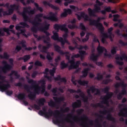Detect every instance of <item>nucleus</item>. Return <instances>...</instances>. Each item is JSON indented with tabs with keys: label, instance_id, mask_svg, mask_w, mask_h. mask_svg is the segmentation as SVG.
Wrapping results in <instances>:
<instances>
[{
	"label": "nucleus",
	"instance_id": "obj_1",
	"mask_svg": "<svg viewBox=\"0 0 127 127\" xmlns=\"http://www.w3.org/2000/svg\"><path fill=\"white\" fill-rule=\"evenodd\" d=\"M28 13L29 15H33L35 13V10H31V6H29L28 7H23V11L20 13V15H22L24 21L25 22H21L19 24L22 25L24 27H29V25L26 23L27 21L29 23H32L33 26L31 28V30L34 33H37V31H39L40 27H38L41 24L40 22L42 21V19L40 17H43L45 19L50 20L51 21H58V18L57 17V13L53 12H50L49 13V16L43 15V13H39L36 15L35 19L32 20L29 18V16L26 15Z\"/></svg>",
	"mask_w": 127,
	"mask_h": 127
},
{
	"label": "nucleus",
	"instance_id": "obj_2",
	"mask_svg": "<svg viewBox=\"0 0 127 127\" xmlns=\"http://www.w3.org/2000/svg\"><path fill=\"white\" fill-rule=\"evenodd\" d=\"M29 84H31V86L29 87L28 85L25 84L24 88L28 93H30L28 94V97L30 100L34 101L36 98V95H39L40 94V91L41 90V86H40L36 81L33 79H29L28 81Z\"/></svg>",
	"mask_w": 127,
	"mask_h": 127
},
{
	"label": "nucleus",
	"instance_id": "obj_3",
	"mask_svg": "<svg viewBox=\"0 0 127 127\" xmlns=\"http://www.w3.org/2000/svg\"><path fill=\"white\" fill-rule=\"evenodd\" d=\"M54 116V118L56 119L55 120H53L54 124L56 125H60V124H64V119L62 118V115L60 114V111L59 110H56L55 112L51 109H49L48 112H45V116L47 118L49 119L50 117ZM59 119H61L60 120Z\"/></svg>",
	"mask_w": 127,
	"mask_h": 127
},
{
	"label": "nucleus",
	"instance_id": "obj_4",
	"mask_svg": "<svg viewBox=\"0 0 127 127\" xmlns=\"http://www.w3.org/2000/svg\"><path fill=\"white\" fill-rule=\"evenodd\" d=\"M5 78V77L0 74V80L3 81ZM9 88H11L10 84L9 83L5 84L3 83V82L0 81V91H1V92H5V91H6V94L7 96H10L13 94V91H12V90H7Z\"/></svg>",
	"mask_w": 127,
	"mask_h": 127
},
{
	"label": "nucleus",
	"instance_id": "obj_5",
	"mask_svg": "<svg viewBox=\"0 0 127 127\" xmlns=\"http://www.w3.org/2000/svg\"><path fill=\"white\" fill-rule=\"evenodd\" d=\"M120 87H122L123 89L121 92L117 95L118 100H122L123 99V96L127 95V89H126V88L127 87V84L125 83L124 81H122L121 82H118L115 85L116 89H119Z\"/></svg>",
	"mask_w": 127,
	"mask_h": 127
},
{
	"label": "nucleus",
	"instance_id": "obj_6",
	"mask_svg": "<svg viewBox=\"0 0 127 127\" xmlns=\"http://www.w3.org/2000/svg\"><path fill=\"white\" fill-rule=\"evenodd\" d=\"M96 4L94 5V9L93 10L91 8H88V11L90 16H96L95 13H99L100 10H101V7L104 5V3L100 1L99 0H96Z\"/></svg>",
	"mask_w": 127,
	"mask_h": 127
},
{
	"label": "nucleus",
	"instance_id": "obj_7",
	"mask_svg": "<svg viewBox=\"0 0 127 127\" xmlns=\"http://www.w3.org/2000/svg\"><path fill=\"white\" fill-rule=\"evenodd\" d=\"M101 19V17H98L97 20L89 19V25H92L96 26L99 30H100L101 33H103L105 31V27L103 26L101 23H100Z\"/></svg>",
	"mask_w": 127,
	"mask_h": 127
},
{
	"label": "nucleus",
	"instance_id": "obj_8",
	"mask_svg": "<svg viewBox=\"0 0 127 127\" xmlns=\"http://www.w3.org/2000/svg\"><path fill=\"white\" fill-rule=\"evenodd\" d=\"M71 117H72L73 120H74V121H75V122H78V123H80V122H81V124H80V126H82V127H89V126L88 125V124H87V123H85L84 122V120H85L86 121L88 120V116H87L86 115H83V116H81L80 118H79V119H76V118H78L77 116H71Z\"/></svg>",
	"mask_w": 127,
	"mask_h": 127
},
{
	"label": "nucleus",
	"instance_id": "obj_9",
	"mask_svg": "<svg viewBox=\"0 0 127 127\" xmlns=\"http://www.w3.org/2000/svg\"><path fill=\"white\" fill-rule=\"evenodd\" d=\"M46 34L45 35L43 36H39L37 35V34H33V36L37 39V41H39L41 40V39H44V40H46L47 41H51V39H50V34L48 31H45L44 33Z\"/></svg>",
	"mask_w": 127,
	"mask_h": 127
},
{
	"label": "nucleus",
	"instance_id": "obj_10",
	"mask_svg": "<svg viewBox=\"0 0 127 127\" xmlns=\"http://www.w3.org/2000/svg\"><path fill=\"white\" fill-rule=\"evenodd\" d=\"M115 59L116 61V64L118 65H120V66H123L124 65V62H120L123 61L125 60L127 62V56L126 55V54H123L122 56H120V55H118L115 58Z\"/></svg>",
	"mask_w": 127,
	"mask_h": 127
},
{
	"label": "nucleus",
	"instance_id": "obj_11",
	"mask_svg": "<svg viewBox=\"0 0 127 127\" xmlns=\"http://www.w3.org/2000/svg\"><path fill=\"white\" fill-rule=\"evenodd\" d=\"M99 113L100 114H103V115H107V116L106 117L107 120H108V121L113 122V123H116V119L112 116L110 110H104L103 111H100Z\"/></svg>",
	"mask_w": 127,
	"mask_h": 127
},
{
	"label": "nucleus",
	"instance_id": "obj_12",
	"mask_svg": "<svg viewBox=\"0 0 127 127\" xmlns=\"http://www.w3.org/2000/svg\"><path fill=\"white\" fill-rule=\"evenodd\" d=\"M2 64H3L4 66L3 67H1V69L3 73H4V74L7 73V71H10V70H11L12 66L10 65V64H8L7 62L3 61L2 62Z\"/></svg>",
	"mask_w": 127,
	"mask_h": 127
},
{
	"label": "nucleus",
	"instance_id": "obj_13",
	"mask_svg": "<svg viewBox=\"0 0 127 127\" xmlns=\"http://www.w3.org/2000/svg\"><path fill=\"white\" fill-rule=\"evenodd\" d=\"M113 95H114L113 92H109L108 93H106V95L104 96V97L102 98L103 100L101 102V104H104V105L109 106V100L112 98Z\"/></svg>",
	"mask_w": 127,
	"mask_h": 127
},
{
	"label": "nucleus",
	"instance_id": "obj_14",
	"mask_svg": "<svg viewBox=\"0 0 127 127\" xmlns=\"http://www.w3.org/2000/svg\"><path fill=\"white\" fill-rule=\"evenodd\" d=\"M68 63L70 64V65L68 67V70H72V69H77L79 67L80 61H77L75 63L74 60H71L68 61Z\"/></svg>",
	"mask_w": 127,
	"mask_h": 127
},
{
	"label": "nucleus",
	"instance_id": "obj_15",
	"mask_svg": "<svg viewBox=\"0 0 127 127\" xmlns=\"http://www.w3.org/2000/svg\"><path fill=\"white\" fill-rule=\"evenodd\" d=\"M46 103V100L44 98H40L38 100V104L39 105H37V104L34 105V108L36 110H40V107H42L43 106H44V103Z\"/></svg>",
	"mask_w": 127,
	"mask_h": 127
},
{
	"label": "nucleus",
	"instance_id": "obj_16",
	"mask_svg": "<svg viewBox=\"0 0 127 127\" xmlns=\"http://www.w3.org/2000/svg\"><path fill=\"white\" fill-rule=\"evenodd\" d=\"M10 8H8V13H9V15L12 14L14 10H18L19 8V5H16L15 4H10Z\"/></svg>",
	"mask_w": 127,
	"mask_h": 127
},
{
	"label": "nucleus",
	"instance_id": "obj_17",
	"mask_svg": "<svg viewBox=\"0 0 127 127\" xmlns=\"http://www.w3.org/2000/svg\"><path fill=\"white\" fill-rule=\"evenodd\" d=\"M54 48L55 51H56V52H58L60 55H69V54H70V52H64L63 50H61L60 46L57 45L54 46Z\"/></svg>",
	"mask_w": 127,
	"mask_h": 127
},
{
	"label": "nucleus",
	"instance_id": "obj_18",
	"mask_svg": "<svg viewBox=\"0 0 127 127\" xmlns=\"http://www.w3.org/2000/svg\"><path fill=\"white\" fill-rule=\"evenodd\" d=\"M66 26H67L66 24H64L63 25L55 24L54 25V28L55 30H57L58 31H59L60 29L62 31H63L66 28Z\"/></svg>",
	"mask_w": 127,
	"mask_h": 127
},
{
	"label": "nucleus",
	"instance_id": "obj_19",
	"mask_svg": "<svg viewBox=\"0 0 127 127\" xmlns=\"http://www.w3.org/2000/svg\"><path fill=\"white\" fill-rule=\"evenodd\" d=\"M118 115L119 117L127 118V108H123L121 110H120Z\"/></svg>",
	"mask_w": 127,
	"mask_h": 127
},
{
	"label": "nucleus",
	"instance_id": "obj_20",
	"mask_svg": "<svg viewBox=\"0 0 127 127\" xmlns=\"http://www.w3.org/2000/svg\"><path fill=\"white\" fill-rule=\"evenodd\" d=\"M68 14H72V10H71V9H70V8L64 9V12H63L61 14V17H66V16H67V15H68Z\"/></svg>",
	"mask_w": 127,
	"mask_h": 127
},
{
	"label": "nucleus",
	"instance_id": "obj_21",
	"mask_svg": "<svg viewBox=\"0 0 127 127\" xmlns=\"http://www.w3.org/2000/svg\"><path fill=\"white\" fill-rule=\"evenodd\" d=\"M82 106V101L80 100H77L76 102H75L72 104V107L73 109H77V108H81Z\"/></svg>",
	"mask_w": 127,
	"mask_h": 127
},
{
	"label": "nucleus",
	"instance_id": "obj_22",
	"mask_svg": "<svg viewBox=\"0 0 127 127\" xmlns=\"http://www.w3.org/2000/svg\"><path fill=\"white\" fill-rule=\"evenodd\" d=\"M71 24H68L67 25V27L69 28V29H75V28H78V26L75 24L76 23V19L74 18L72 21H70Z\"/></svg>",
	"mask_w": 127,
	"mask_h": 127
},
{
	"label": "nucleus",
	"instance_id": "obj_23",
	"mask_svg": "<svg viewBox=\"0 0 127 127\" xmlns=\"http://www.w3.org/2000/svg\"><path fill=\"white\" fill-rule=\"evenodd\" d=\"M97 50L99 55H102L104 53V51H105V52H107V49H106L105 47L100 46V44L98 46Z\"/></svg>",
	"mask_w": 127,
	"mask_h": 127
},
{
	"label": "nucleus",
	"instance_id": "obj_24",
	"mask_svg": "<svg viewBox=\"0 0 127 127\" xmlns=\"http://www.w3.org/2000/svg\"><path fill=\"white\" fill-rule=\"evenodd\" d=\"M90 90L92 92V93H95V92H96L95 93V95L96 96L97 95H101V90H100V89H98V88H96V87H95V86H92L90 87Z\"/></svg>",
	"mask_w": 127,
	"mask_h": 127
},
{
	"label": "nucleus",
	"instance_id": "obj_25",
	"mask_svg": "<svg viewBox=\"0 0 127 127\" xmlns=\"http://www.w3.org/2000/svg\"><path fill=\"white\" fill-rule=\"evenodd\" d=\"M43 4L45 5H48V6H50V7H51L53 9H55V10H58L59 9V7L55 6L53 4H51L46 1H44L43 2Z\"/></svg>",
	"mask_w": 127,
	"mask_h": 127
},
{
	"label": "nucleus",
	"instance_id": "obj_26",
	"mask_svg": "<svg viewBox=\"0 0 127 127\" xmlns=\"http://www.w3.org/2000/svg\"><path fill=\"white\" fill-rule=\"evenodd\" d=\"M53 99L56 102V103H57V104H61L62 102H64V101H65V98H64V97H54Z\"/></svg>",
	"mask_w": 127,
	"mask_h": 127
},
{
	"label": "nucleus",
	"instance_id": "obj_27",
	"mask_svg": "<svg viewBox=\"0 0 127 127\" xmlns=\"http://www.w3.org/2000/svg\"><path fill=\"white\" fill-rule=\"evenodd\" d=\"M55 81H60L61 83H66L67 79L65 77H61V75H58L57 77H54Z\"/></svg>",
	"mask_w": 127,
	"mask_h": 127
},
{
	"label": "nucleus",
	"instance_id": "obj_28",
	"mask_svg": "<svg viewBox=\"0 0 127 127\" xmlns=\"http://www.w3.org/2000/svg\"><path fill=\"white\" fill-rule=\"evenodd\" d=\"M89 71H90L89 67L83 69V70L82 71V75L81 76V77L86 78L88 76Z\"/></svg>",
	"mask_w": 127,
	"mask_h": 127
},
{
	"label": "nucleus",
	"instance_id": "obj_29",
	"mask_svg": "<svg viewBox=\"0 0 127 127\" xmlns=\"http://www.w3.org/2000/svg\"><path fill=\"white\" fill-rule=\"evenodd\" d=\"M49 26H50L49 24H46L44 27H40L39 31H42L44 33L45 31H47L49 29Z\"/></svg>",
	"mask_w": 127,
	"mask_h": 127
},
{
	"label": "nucleus",
	"instance_id": "obj_30",
	"mask_svg": "<svg viewBox=\"0 0 127 127\" xmlns=\"http://www.w3.org/2000/svg\"><path fill=\"white\" fill-rule=\"evenodd\" d=\"M12 75H15L16 79H19L20 77V75L18 74V72L16 70H12L8 76H12Z\"/></svg>",
	"mask_w": 127,
	"mask_h": 127
},
{
	"label": "nucleus",
	"instance_id": "obj_31",
	"mask_svg": "<svg viewBox=\"0 0 127 127\" xmlns=\"http://www.w3.org/2000/svg\"><path fill=\"white\" fill-rule=\"evenodd\" d=\"M53 33L54 35L53 36H52V39L54 40L55 41H59L60 38H59V35H58V33L56 32H54V31H53Z\"/></svg>",
	"mask_w": 127,
	"mask_h": 127
},
{
	"label": "nucleus",
	"instance_id": "obj_32",
	"mask_svg": "<svg viewBox=\"0 0 127 127\" xmlns=\"http://www.w3.org/2000/svg\"><path fill=\"white\" fill-rule=\"evenodd\" d=\"M17 97L18 100H20V101H23L26 99V95L23 93H20L17 95Z\"/></svg>",
	"mask_w": 127,
	"mask_h": 127
},
{
	"label": "nucleus",
	"instance_id": "obj_33",
	"mask_svg": "<svg viewBox=\"0 0 127 127\" xmlns=\"http://www.w3.org/2000/svg\"><path fill=\"white\" fill-rule=\"evenodd\" d=\"M69 65L68 64L65 63V61H63L61 63V66L60 68L62 70H64V69H66V68H68Z\"/></svg>",
	"mask_w": 127,
	"mask_h": 127
},
{
	"label": "nucleus",
	"instance_id": "obj_34",
	"mask_svg": "<svg viewBox=\"0 0 127 127\" xmlns=\"http://www.w3.org/2000/svg\"><path fill=\"white\" fill-rule=\"evenodd\" d=\"M64 123H60V125H62V126H64L65 125V122H67V123H70V127H75V123L74 122L71 121V120H67V119H64Z\"/></svg>",
	"mask_w": 127,
	"mask_h": 127
},
{
	"label": "nucleus",
	"instance_id": "obj_35",
	"mask_svg": "<svg viewBox=\"0 0 127 127\" xmlns=\"http://www.w3.org/2000/svg\"><path fill=\"white\" fill-rule=\"evenodd\" d=\"M59 41L61 42L63 46H64L65 45V43H67V44H69V42H68V40L65 39H63L62 37H60V40H59Z\"/></svg>",
	"mask_w": 127,
	"mask_h": 127
},
{
	"label": "nucleus",
	"instance_id": "obj_36",
	"mask_svg": "<svg viewBox=\"0 0 127 127\" xmlns=\"http://www.w3.org/2000/svg\"><path fill=\"white\" fill-rule=\"evenodd\" d=\"M3 31H4V32H6L7 33V35H10V33L9 32V31H10L14 34L15 33V31L14 30H9V29L8 28H3Z\"/></svg>",
	"mask_w": 127,
	"mask_h": 127
},
{
	"label": "nucleus",
	"instance_id": "obj_37",
	"mask_svg": "<svg viewBox=\"0 0 127 127\" xmlns=\"http://www.w3.org/2000/svg\"><path fill=\"white\" fill-rule=\"evenodd\" d=\"M9 55L7 54V53L4 52L3 53V55L0 54V59H6V60H8L9 59Z\"/></svg>",
	"mask_w": 127,
	"mask_h": 127
},
{
	"label": "nucleus",
	"instance_id": "obj_38",
	"mask_svg": "<svg viewBox=\"0 0 127 127\" xmlns=\"http://www.w3.org/2000/svg\"><path fill=\"white\" fill-rule=\"evenodd\" d=\"M103 34V37L101 39V41L102 43H105L106 42V38H110V37H109V35L107 33H102Z\"/></svg>",
	"mask_w": 127,
	"mask_h": 127
},
{
	"label": "nucleus",
	"instance_id": "obj_39",
	"mask_svg": "<svg viewBox=\"0 0 127 127\" xmlns=\"http://www.w3.org/2000/svg\"><path fill=\"white\" fill-rule=\"evenodd\" d=\"M77 82L81 86H85V85H88V84H89V81L86 80L82 81L81 79L78 80Z\"/></svg>",
	"mask_w": 127,
	"mask_h": 127
},
{
	"label": "nucleus",
	"instance_id": "obj_40",
	"mask_svg": "<svg viewBox=\"0 0 127 127\" xmlns=\"http://www.w3.org/2000/svg\"><path fill=\"white\" fill-rule=\"evenodd\" d=\"M98 57H99L98 55H95V54H92L90 56V60L94 62H96L97 60H98Z\"/></svg>",
	"mask_w": 127,
	"mask_h": 127
},
{
	"label": "nucleus",
	"instance_id": "obj_41",
	"mask_svg": "<svg viewBox=\"0 0 127 127\" xmlns=\"http://www.w3.org/2000/svg\"><path fill=\"white\" fill-rule=\"evenodd\" d=\"M113 30H114V28H113V27H110L109 29H108V32L109 34V35H108L109 38L110 39H111V41H113V39H112V36L113 35V32H112L113 31Z\"/></svg>",
	"mask_w": 127,
	"mask_h": 127
},
{
	"label": "nucleus",
	"instance_id": "obj_42",
	"mask_svg": "<svg viewBox=\"0 0 127 127\" xmlns=\"http://www.w3.org/2000/svg\"><path fill=\"white\" fill-rule=\"evenodd\" d=\"M96 80H98V81H101V80H103L104 79V75L103 74H101L100 73H98L97 74V76L95 77Z\"/></svg>",
	"mask_w": 127,
	"mask_h": 127
},
{
	"label": "nucleus",
	"instance_id": "obj_43",
	"mask_svg": "<svg viewBox=\"0 0 127 127\" xmlns=\"http://www.w3.org/2000/svg\"><path fill=\"white\" fill-rule=\"evenodd\" d=\"M43 43L44 44H47L46 45V48L48 49H49L51 46H52V45L51 43H50V41H46V40H43Z\"/></svg>",
	"mask_w": 127,
	"mask_h": 127
},
{
	"label": "nucleus",
	"instance_id": "obj_44",
	"mask_svg": "<svg viewBox=\"0 0 127 127\" xmlns=\"http://www.w3.org/2000/svg\"><path fill=\"white\" fill-rule=\"evenodd\" d=\"M63 31H64L65 32V33L63 36L64 39H67V38L68 37V32H69L68 28L66 27Z\"/></svg>",
	"mask_w": 127,
	"mask_h": 127
},
{
	"label": "nucleus",
	"instance_id": "obj_45",
	"mask_svg": "<svg viewBox=\"0 0 127 127\" xmlns=\"http://www.w3.org/2000/svg\"><path fill=\"white\" fill-rule=\"evenodd\" d=\"M20 34L22 35L23 36H25L26 38L28 37V36H30V34L28 33L27 35L25 34V29H20Z\"/></svg>",
	"mask_w": 127,
	"mask_h": 127
},
{
	"label": "nucleus",
	"instance_id": "obj_46",
	"mask_svg": "<svg viewBox=\"0 0 127 127\" xmlns=\"http://www.w3.org/2000/svg\"><path fill=\"white\" fill-rule=\"evenodd\" d=\"M34 65L36 66V67H42L43 66L41 62L38 60L35 61L34 63Z\"/></svg>",
	"mask_w": 127,
	"mask_h": 127
},
{
	"label": "nucleus",
	"instance_id": "obj_47",
	"mask_svg": "<svg viewBox=\"0 0 127 127\" xmlns=\"http://www.w3.org/2000/svg\"><path fill=\"white\" fill-rule=\"evenodd\" d=\"M34 5L36 7V9H37V10H39L40 12H43V8H42V7H39V5L38 4V3L36 2H34Z\"/></svg>",
	"mask_w": 127,
	"mask_h": 127
},
{
	"label": "nucleus",
	"instance_id": "obj_48",
	"mask_svg": "<svg viewBox=\"0 0 127 127\" xmlns=\"http://www.w3.org/2000/svg\"><path fill=\"white\" fill-rule=\"evenodd\" d=\"M21 49H22V47H21V46L20 45H17L15 49V51H14V53H18V52H19Z\"/></svg>",
	"mask_w": 127,
	"mask_h": 127
},
{
	"label": "nucleus",
	"instance_id": "obj_49",
	"mask_svg": "<svg viewBox=\"0 0 127 127\" xmlns=\"http://www.w3.org/2000/svg\"><path fill=\"white\" fill-rule=\"evenodd\" d=\"M69 7L71 8V9L74 10V11H79V10H81L79 7L73 5H70Z\"/></svg>",
	"mask_w": 127,
	"mask_h": 127
},
{
	"label": "nucleus",
	"instance_id": "obj_50",
	"mask_svg": "<svg viewBox=\"0 0 127 127\" xmlns=\"http://www.w3.org/2000/svg\"><path fill=\"white\" fill-rule=\"evenodd\" d=\"M56 71V67H53L52 69H50L49 70V73L52 76V77H54V74H55V72Z\"/></svg>",
	"mask_w": 127,
	"mask_h": 127
},
{
	"label": "nucleus",
	"instance_id": "obj_51",
	"mask_svg": "<svg viewBox=\"0 0 127 127\" xmlns=\"http://www.w3.org/2000/svg\"><path fill=\"white\" fill-rule=\"evenodd\" d=\"M91 106L93 108H98V107H99V108H104V105L101 103H97V104H91Z\"/></svg>",
	"mask_w": 127,
	"mask_h": 127
},
{
	"label": "nucleus",
	"instance_id": "obj_52",
	"mask_svg": "<svg viewBox=\"0 0 127 127\" xmlns=\"http://www.w3.org/2000/svg\"><path fill=\"white\" fill-rule=\"evenodd\" d=\"M110 82H112V79L110 78H107L102 81V84H103V85H108V84H109Z\"/></svg>",
	"mask_w": 127,
	"mask_h": 127
},
{
	"label": "nucleus",
	"instance_id": "obj_53",
	"mask_svg": "<svg viewBox=\"0 0 127 127\" xmlns=\"http://www.w3.org/2000/svg\"><path fill=\"white\" fill-rule=\"evenodd\" d=\"M48 105L50 106V107L55 108V107H56V103H55V102H54V101L53 100H51L48 102Z\"/></svg>",
	"mask_w": 127,
	"mask_h": 127
},
{
	"label": "nucleus",
	"instance_id": "obj_54",
	"mask_svg": "<svg viewBox=\"0 0 127 127\" xmlns=\"http://www.w3.org/2000/svg\"><path fill=\"white\" fill-rule=\"evenodd\" d=\"M31 57L29 55H26L23 56V61L24 62H27L30 59Z\"/></svg>",
	"mask_w": 127,
	"mask_h": 127
},
{
	"label": "nucleus",
	"instance_id": "obj_55",
	"mask_svg": "<svg viewBox=\"0 0 127 127\" xmlns=\"http://www.w3.org/2000/svg\"><path fill=\"white\" fill-rule=\"evenodd\" d=\"M38 84H41V87H45V85L46 84V82H45V80L44 79L40 80L38 81Z\"/></svg>",
	"mask_w": 127,
	"mask_h": 127
},
{
	"label": "nucleus",
	"instance_id": "obj_56",
	"mask_svg": "<svg viewBox=\"0 0 127 127\" xmlns=\"http://www.w3.org/2000/svg\"><path fill=\"white\" fill-rule=\"evenodd\" d=\"M117 48H118V47H113L112 48L111 51V54H112L113 55H115V54H117Z\"/></svg>",
	"mask_w": 127,
	"mask_h": 127
},
{
	"label": "nucleus",
	"instance_id": "obj_57",
	"mask_svg": "<svg viewBox=\"0 0 127 127\" xmlns=\"http://www.w3.org/2000/svg\"><path fill=\"white\" fill-rule=\"evenodd\" d=\"M78 53H79V54L81 56L80 58H81V60H82L84 55H86V51H79Z\"/></svg>",
	"mask_w": 127,
	"mask_h": 127
},
{
	"label": "nucleus",
	"instance_id": "obj_58",
	"mask_svg": "<svg viewBox=\"0 0 127 127\" xmlns=\"http://www.w3.org/2000/svg\"><path fill=\"white\" fill-rule=\"evenodd\" d=\"M79 28L81 29V30H83L84 31H86V30H87V29L86 28V26L84 25V24H83V23H80Z\"/></svg>",
	"mask_w": 127,
	"mask_h": 127
},
{
	"label": "nucleus",
	"instance_id": "obj_59",
	"mask_svg": "<svg viewBox=\"0 0 127 127\" xmlns=\"http://www.w3.org/2000/svg\"><path fill=\"white\" fill-rule=\"evenodd\" d=\"M110 90V88L109 86H106L105 88L102 89V92H104L105 94L109 93V91Z\"/></svg>",
	"mask_w": 127,
	"mask_h": 127
},
{
	"label": "nucleus",
	"instance_id": "obj_60",
	"mask_svg": "<svg viewBox=\"0 0 127 127\" xmlns=\"http://www.w3.org/2000/svg\"><path fill=\"white\" fill-rule=\"evenodd\" d=\"M48 49L47 48H46V46H43L42 47V50L41 51V52H43L44 53H46L47 54L48 52Z\"/></svg>",
	"mask_w": 127,
	"mask_h": 127
},
{
	"label": "nucleus",
	"instance_id": "obj_61",
	"mask_svg": "<svg viewBox=\"0 0 127 127\" xmlns=\"http://www.w3.org/2000/svg\"><path fill=\"white\" fill-rule=\"evenodd\" d=\"M84 112V109H77L76 110V113L78 116H81L82 114Z\"/></svg>",
	"mask_w": 127,
	"mask_h": 127
},
{
	"label": "nucleus",
	"instance_id": "obj_62",
	"mask_svg": "<svg viewBox=\"0 0 127 127\" xmlns=\"http://www.w3.org/2000/svg\"><path fill=\"white\" fill-rule=\"evenodd\" d=\"M93 42H97L98 43H99V45L100 44V41H99V39H98V38L97 37V36H96V35H94L93 36Z\"/></svg>",
	"mask_w": 127,
	"mask_h": 127
},
{
	"label": "nucleus",
	"instance_id": "obj_63",
	"mask_svg": "<svg viewBox=\"0 0 127 127\" xmlns=\"http://www.w3.org/2000/svg\"><path fill=\"white\" fill-rule=\"evenodd\" d=\"M26 43V42L24 40H22L20 43L19 44H20L21 45H22V47L23 48H26V45H25V44Z\"/></svg>",
	"mask_w": 127,
	"mask_h": 127
},
{
	"label": "nucleus",
	"instance_id": "obj_64",
	"mask_svg": "<svg viewBox=\"0 0 127 127\" xmlns=\"http://www.w3.org/2000/svg\"><path fill=\"white\" fill-rule=\"evenodd\" d=\"M44 77L46 78V79H47L49 82H52V80H53L52 77L49 76L48 75H46L44 76Z\"/></svg>",
	"mask_w": 127,
	"mask_h": 127
}]
</instances>
